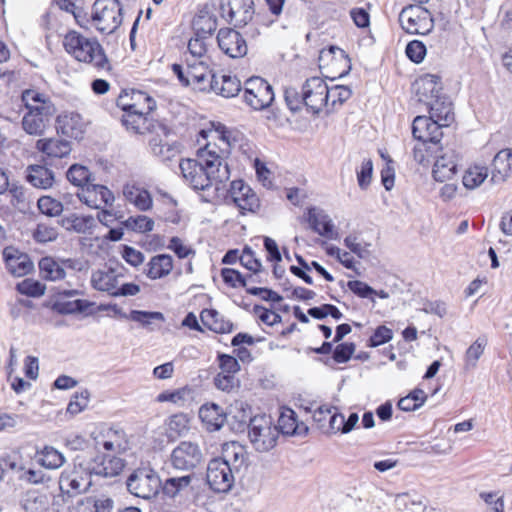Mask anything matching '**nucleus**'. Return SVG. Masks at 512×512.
Wrapping results in <instances>:
<instances>
[{"mask_svg":"<svg viewBox=\"0 0 512 512\" xmlns=\"http://www.w3.org/2000/svg\"><path fill=\"white\" fill-rule=\"evenodd\" d=\"M208 38L194 35L188 42L190 60H210L208 52Z\"/></svg>","mask_w":512,"mask_h":512,"instance_id":"nucleus-54","label":"nucleus"},{"mask_svg":"<svg viewBox=\"0 0 512 512\" xmlns=\"http://www.w3.org/2000/svg\"><path fill=\"white\" fill-rule=\"evenodd\" d=\"M353 512H386L382 494L374 496L371 500L359 499L355 502Z\"/></svg>","mask_w":512,"mask_h":512,"instance_id":"nucleus-58","label":"nucleus"},{"mask_svg":"<svg viewBox=\"0 0 512 512\" xmlns=\"http://www.w3.org/2000/svg\"><path fill=\"white\" fill-rule=\"evenodd\" d=\"M442 150L443 148L439 144L435 148L428 141H418L413 148V157L419 164L426 165L430 162L431 158L437 156V153Z\"/></svg>","mask_w":512,"mask_h":512,"instance_id":"nucleus-49","label":"nucleus"},{"mask_svg":"<svg viewBox=\"0 0 512 512\" xmlns=\"http://www.w3.org/2000/svg\"><path fill=\"white\" fill-rule=\"evenodd\" d=\"M75 466L76 468L86 469L93 475L111 478L121 473L124 468V461L111 455H97L91 459H86L83 455H77Z\"/></svg>","mask_w":512,"mask_h":512,"instance_id":"nucleus-8","label":"nucleus"},{"mask_svg":"<svg viewBox=\"0 0 512 512\" xmlns=\"http://www.w3.org/2000/svg\"><path fill=\"white\" fill-rule=\"evenodd\" d=\"M199 418L209 431L219 430L226 421V414L215 403L204 404L199 409Z\"/></svg>","mask_w":512,"mask_h":512,"instance_id":"nucleus-32","label":"nucleus"},{"mask_svg":"<svg viewBox=\"0 0 512 512\" xmlns=\"http://www.w3.org/2000/svg\"><path fill=\"white\" fill-rule=\"evenodd\" d=\"M26 180L35 188L49 189L54 183V173L42 165H30L26 169Z\"/></svg>","mask_w":512,"mask_h":512,"instance_id":"nucleus-36","label":"nucleus"},{"mask_svg":"<svg viewBox=\"0 0 512 512\" xmlns=\"http://www.w3.org/2000/svg\"><path fill=\"white\" fill-rule=\"evenodd\" d=\"M201 133L208 141L198 149V159H182L179 168L185 182L192 189L203 192V201L213 202L227 191L226 183L230 179L227 160L231 153V143L222 125Z\"/></svg>","mask_w":512,"mask_h":512,"instance_id":"nucleus-1","label":"nucleus"},{"mask_svg":"<svg viewBox=\"0 0 512 512\" xmlns=\"http://www.w3.org/2000/svg\"><path fill=\"white\" fill-rule=\"evenodd\" d=\"M327 95V83L320 77L309 78L302 86L303 104L314 114L326 110Z\"/></svg>","mask_w":512,"mask_h":512,"instance_id":"nucleus-12","label":"nucleus"},{"mask_svg":"<svg viewBox=\"0 0 512 512\" xmlns=\"http://www.w3.org/2000/svg\"><path fill=\"white\" fill-rule=\"evenodd\" d=\"M486 345L487 339L479 337L469 346L465 354V366L467 369L476 367L477 361L482 356Z\"/></svg>","mask_w":512,"mask_h":512,"instance_id":"nucleus-55","label":"nucleus"},{"mask_svg":"<svg viewBox=\"0 0 512 512\" xmlns=\"http://www.w3.org/2000/svg\"><path fill=\"white\" fill-rule=\"evenodd\" d=\"M40 274L43 279L57 281L64 279L66 272L64 268L53 258L44 257L39 261Z\"/></svg>","mask_w":512,"mask_h":512,"instance_id":"nucleus-46","label":"nucleus"},{"mask_svg":"<svg viewBox=\"0 0 512 512\" xmlns=\"http://www.w3.org/2000/svg\"><path fill=\"white\" fill-rule=\"evenodd\" d=\"M488 178V168L484 165L474 164L469 166L462 177V183L467 189L478 188Z\"/></svg>","mask_w":512,"mask_h":512,"instance_id":"nucleus-43","label":"nucleus"},{"mask_svg":"<svg viewBox=\"0 0 512 512\" xmlns=\"http://www.w3.org/2000/svg\"><path fill=\"white\" fill-rule=\"evenodd\" d=\"M190 392V389L186 387L177 389L175 391H165L157 396V401L171 402L178 406H184L185 403L189 400L188 397L190 395Z\"/></svg>","mask_w":512,"mask_h":512,"instance_id":"nucleus-59","label":"nucleus"},{"mask_svg":"<svg viewBox=\"0 0 512 512\" xmlns=\"http://www.w3.org/2000/svg\"><path fill=\"white\" fill-rule=\"evenodd\" d=\"M125 200L136 207L139 211H149L153 207V199L148 190L144 187L127 183L123 187Z\"/></svg>","mask_w":512,"mask_h":512,"instance_id":"nucleus-27","label":"nucleus"},{"mask_svg":"<svg viewBox=\"0 0 512 512\" xmlns=\"http://www.w3.org/2000/svg\"><path fill=\"white\" fill-rule=\"evenodd\" d=\"M21 506L25 512H48L50 500L47 494L30 490L23 496Z\"/></svg>","mask_w":512,"mask_h":512,"instance_id":"nucleus-40","label":"nucleus"},{"mask_svg":"<svg viewBox=\"0 0 512 512\" xmlns=\"http://www.w3.org/2000/svg\"><path fill=\"white\" fill-rule=\"evenodd\" d=\"M66 175L71 184L81 188H84L88 183L94 180L89 169L80 164L70 166Z\"/></svg>","mask_w":512,"mask_h":512,"instance_id":"nucleus-50","label":"nucleus"},{"mask_svg":"<svg viewBox=\"0 0 512 512\" xmlns=\"http://www.w3.org/2000/svg\"><path fill=\"white\" fill-rule=\"evenodd\" d=\"M344 245L359 258H366L369 256V244L362 242L355 234H349L344 239Z\"/></svg>","mask_w":512,"mask_h":512,"instance_id":"nucleus-60","label":"nucleus"},{"mask_svg":"<svg viewBox=\"0 0 512 512\" xmlns=\"http://www.w3.org/2000/svg\"><path fill=\"white\" fill-rule=\"evenodd\" d=\"M441 155L435 156L433 177L436 181L445 182L453 178L457 171V156L451 149L441 151Z\"/></svg>","mask_w":512,"mask_h":512,"instance_id":"nucleus-24","label":"nucleus"},{"mask_svg":"<svg viewBox=\"0 0 512 512\" xmlns=\"http://www.w3.org/2000/svg\"><path fill=\"white\" fill-rule=\"evenodd\" d=\"M413 89L416 98L419 102L430 105L436 98L441 97L440 92L442 90L441 82L439 77L435 75L427 74L413 84Z\"/></svg>","mask_w":512,"mask_h":512,"instance_id":"nucleus-21","label":"nucleus"},{"mask_svg":"<svg viewBox=\"0 0 512 512\" xmlns=\"http://www.w3.org/2000/svg\"><path fill=\"white\" fill-rule=\"evenodd\" d=\"M92 23L105 34L113 33L122 23V7L118 0H96L92 7Z\"/></svg>","mask_w":512,"mask_h":512,"instance_id":"nucleus-5","label":"nucleus"},{"mask_svg":"<svg viewBox=\"0 0 512 512\" xmlns=\"http://www.w3.org/2000/svg\"><path fill=\"white\" fill-rule=\"evenodd\" d=\"M122 225L136 233H148L154 229V220L146 215L130 216Z\"/></svg>","mask_w":512,"mask_h":512,"instance_id":"nucleus-51","label":"nucleus"},{"mask_svg":"<svg viewBox=\"0 0 512 512\" xmlns=\"http://www.w3.org/2000/svg\"><path fill=\"white\" fill-rule=\"evenodd\" d=\"M413 137L418 141H428L435 148L443 136L442 126L430 115L415 117L412 124Z\"/></svg>","mask_w":512,"mask_h":512,"instance_id":"nucleus-18","label":"nucleus"},{"mask_svg":"<svg viewBox=\"0 0 512 512\" xmlns=\"http://www.w3.org/2000/svg\"><path fill=\"white\" fill-rule=\"evenodd\" d=\"M399 22L403 30L409 34L426 35L434 27L431 13L420 5H409L399 14Z\"/></svg>","mask_w":512,"mask_h":512,"instance_id":"nucleus-6","label":"nucleus"},{"mask_svg":"<svg viewBox=\"0 0 512 512\" xmlns=\"http://www.w3.org/2000/svg\"><path fill=\"white\" fill-rule=\"evenodd\" d=\"M53 116H42L36 113L25 112L22 117L23 130L32 136H41L49 127Z\"/></svg>","mask_w":512,"mask_h":512,"instance_id":"nucleus-39","label":"nucleus"},{"mask_svg":"<svg viewBox=\"0 0 512 512\" xmlns=\"http://www.w3.org/2000/svg\"><path fill=\"white\" fill-rule=\"evenodd\" d=\"M227 200L233 202L243 214L254 212L259 207L257 195L241 180L231 182Z\"/></svg>","mask_w":512,"mask_h":512,"instance_id":"nucleus-17","label":"nucleus"},{"mask_svg":"<svg viewBox=\"0 0 512 512\" xmlns=\"http://www.w3.org/2000/svg\"><path fill=\"white\" fill-rule=\"evenodd\" d=\"M37 206L42 214L49 217L58 216L63 211L62 203L50 196L40 197L38 199Z\"/></svg>","mask_w":512,"mask_h":512,"instance_id":"nucleus-57","label":"nucleus"},{"mask_svg":"<svg viewBox=\"0 0 512 512\" xmlns=\"http://www.w3.org/2000/svg\"><path fill=\"white\" fill-rule=\"evenodd\" d=\"M327 108L326 112H333L337 106H341L345 101L351 97V90L347 86L336 85L333 87L327 86Z\"/></svg>","mask_w":512,"mask_h":512,"instance_id":"nucleus-47","label":"nucleus"},{"mask_svg":"<svg viewBox=\"0 0 512 512\" xmlns=\"http://www.w3.org/2000/svg\"><path fill=\"white\" fill-rule=\"evenodd\" d=\"M491 181L494 184L504 182L512 174V149L499 151L492 163Z\"/></svg>","mask_w":512,"mask_h":512,"instance_id":"nucleus-31","label":"nucleus"},{"mask_svg":"<svg viewBox=\"0 0 512 512\" xmlns=\"http://www.w3.org/2000/svg\"><path fill=\"white\" fill-rule=\"evenodd\" d=\"M217 42L221 51L231 58H241L247 53L246 40L232 28L220 29Z\"/></svg>","mask_w":512,"mask_h":512,"instance_id":"nucleus-19","label":"nucleus"},{"mask_svg":"<svg viewBox=\"0 0 512 512\" xmlns=\"http://www.w3.org/2000/svg\"><path fill=\"white\" fill-rule=\"evenodd\" d=\"M278 424L279 433L281 432L286 435H294L298 427L294 411L288 409L281 413L278 419Z\"/></svg>","mask_w":512,"mask_h":512,"instance_id":"nucleus-61","label":"nucleus"},{"mask_svg":"<svg viewBox=\"0 0 512 512\" xmlns=\"http://www.w3.org/2000/svg\"><path fill=\"white\" fill-rule=\"evenodd\" d=\"M96 447H102L106 451L116 454L125 452L129 448V441L124 430L119 428L99 426L91 433Z\"/></svg>","mask_w":512,"mask_h":512,"instance_id":"nucleus-11","label":"nucleus"},{"mask_svg":"<svg viewBox=\"0 0 512 512\" xmlns=\"http://www.w3.org/2000/svg\"><path fill=\"white\" fill-rule=\"evenodd\" d=\"M90 393L87 389H83L80 392H76L67 406V413L72 416H75L81 412H83L89 404Z\"/></svg>","mask_w":512,"mask_h":512,"instance_id":"nucleus-56","label":"nucleus"},{"mask_svg":"<svg viewBox=\"0 0 512 512\" xmlns=\"http://www.w3.org/2000/svg\"><path fill=\"white\" fill-rule=\"evenodd\" d=\"M3 256L7 269L16 277H22L33 269V262L26 254L19 253L12 247L5 248Z\"/></svg>","mask_w":512,"mask_h":512,"instance_id":"nucleus-26","label":"nucleus"},{"mask_svg":"<svg viewBox=\"0 0 512 512\" xmlns=\"http://www.w3.org/2000/svg\"><path fill=\"white\" fill-rule=\"evenodd\" d=\"M209 91L224 98H232L241 91V82L236 76L229 74H214L211 76Z\"/></svg>","mask_w":512,"mask_h":512,"instance_id":"nucleus-25","label":"nucleus"},{"mask_svg":"<svg viewBox=\"0 0 512 512\" xmlns=\"http://www.w3.org/2000/svg\"><path fill=\"white\" fill-rule=\"evenodd\" d=\"M239 261L243 267L254 274H258L262 271L261 261L254 257V253L249 247L244 248L239 257Z\"/></svg>","mask_w":512,"mask_h":512,"instance_id":"nucleus-64","label":"nucleus"},{"mask_svg":"<svg viewBox=\"0 0 512 512\" xmlns=\"http://www.w3.org/2000/svg\"><path fill=\"white\" fill-rule=\"evenodd\" d=\"M120 278L121 275L114 269L96 270L91 275V286L114 297Z\"/></svg>","mask_w":512,"mask_h":512,"instance_id":"nucleus-28","label":"nucleus"},{"mask_svg":"<svg viewBox=\"0 0 512 512\" xmlns=\"http://www.w3.org/2000/svg\"><path fill=\"white\" fill-rule=\"evenodd\" d=\"M235 473L224 461L214 458L208 463L206 481L213 491L227 493L235 483Z\"/></svg>","mask_w":512,"mask_h":512,"instance_id":"nucleus-9","label":"nucleus"},{"mask_svg":"<svg viewBox=\"0 0 512 512\" xmlns=\"http://www.w3.org/2000/svg\"><path fill=\"white\" fill-rule=\"evenodd\" d=\"M245 102L255 110H263L274 100L272 86L263 78L252 77L245 82Z\"/></svg>","mask_w":512,"mask_h":512,"instance_id":"nucleus-10","label":"nucleus"},{"mask_svg":"<svg viewBox=\"0 0 512 512\" xmlns=\"http://www.w3.org/2000/svg\"><path fill=\"white\" fill-rule=\"evenodd\" d=\"M394 506L400 512H424L425 505L420 497L409 493L395 496Z\"/></svg>","mask_w":512,"mask_h":512,"instance_id":"nucleus-45","label":"nucleus"},{"mask_svg":"<svg viewBox=\"0 0 512 512\" xmlns=\"http://www.w3.org/2000/svg\"><path fill=\"white\" fill-rule=\"evenodd\" d=\"M126 112L127 114L123 116L122 122L128 130L143 134L149 129L147 114L134 113L133 111Z\"/></svg>","mask_w":512,"mask_h":512,"instance_id":"nucleus-53","label":"nucleus"},{"mask_svg":"<svg viewBox=\"0 0 512 512\" xmlns=\"http://www.w3.org/2000/svg\"><path fill=\"white\" fill-rule=\"evenodd\" d=\"M428 107L430 116L437 120L442 128L448 127L454 121L452 103L446 97L436 98Z\"/></svg>","mask_w":512,"mask_h":512,"instance_id":"nucleus-35","label":"nucleus"},{"mask_svg":"<svg viewBox=\"0 0 512 512\" xmlns=\"http://www.w3.org/2000/svg\"><path fill=\"white\" fill-rule=\"evenodd\" d=\"M126 484L131 494L147 500L155 497L161 488V480L158 474L147 468L135 470L128 477Z\"/></svg>","mask_w":512,"mask_h":512,"instance_id":"nucleus-7","label":"nucleus"},{"mask_svg":"<svg viewBox=\"0 0 512 512\" xmlns=\"http://www.w3.org/2000/svg\"><path fill=\"white\" fill-rule=\"evenodd\" d=\"M21 103L26 112L40 114L42 116H54L56 107L51 98L37 89H25L21 92Z\"/></svg>","mask_w":512,"mask_h":512,"instance_id":"nucleus-15","label":"nucleus"},{"mask_svg":"<svg viewBox=\"0 0 512 512\" xmlns=\"http://www.w3.org/2000/svg\"><path fill=\"white\" fill-rule=\"evenodd\" d=\"M173 269V258L169 254L153 256L147 264L146 275L152 280L168 276Z\"/></svg>","mask_w":512,"mask_h":512,"instance_id":"nucleus-37","label":"nucleus"},{"mask_svg":"<svg viewBox=\"0 0 512 512\" xmlns=\"http://www.w3.org/2000/svg\"><path fill=\"white\" fill-rule=\"evenodd\" d=\"M18 291L27 296L39 297L45 293V285L33 279H25L17 286Z\"/></svg>","mask_w":512,"mask_h":512,"instance_id":"nucleus-63","label":"nucleus"},{"mask_svg":"<svg viewBox=\"0 0 512 512\" xmlns=\"http://www.w3.org/2000/svg\"><path fill=\"white\" fill-rule=\"evenodd\" d=\"M57 123L62 134L74 139L82 138L86 128L82 116L75 112H67L58 116Z\"/></svg>","mask_w":512,"mask_h":512,"instance_id":"nucleus-30","label":"nucleus"},{"mask_svg":"<svg viewBox=\"0 0 512 512\" xmlns=\"http://www.w3.org/2000/svg\"><path fill=\"white\" fill-rule=\"evenodd\" d=\"M220 8L223 17L235 26L246 25L255 12L253 0H227Z\"/></svg>","mask_w":512,"mask_h":512,"instance_id":"nucleus-14","label":"nucleus"},{"mask_svg":"<svg viewBox=\"0 0 512 512\" xmlns=\"http://www.w3.org/2000/svg\"><path fill=\"white\" fill-rule=\"evenodd\" d=\"M307 221L311 229L320 236L331 240H337L339 238V234L335 230L332 219L323 210L310 208L308 210Z\"/></svg>","mask_w":512,"mask_h":512,"instance_id":"nucleus-23","label":"nucleus"},{"mask_svg":"<svg viewBox=\"0 0 512 512\" xmlns=\"http://www.w3.org/2000/svg\"><path fill=\"white\" fill-rule=\"evenodd\" d=\"M93 304L88 300L76 299L74 301L58 302L57 307L60 313L74 314L85 312Z\"/></svg>","mask_w":512,"mask_h":512,"instance_id":"nucleus-62","label":"nucleus"},{"mask_svg":"<svg viewBox=\"0 0 512 512\" xmlns=\"http://www.w3.org/2000/svg\"><path fill=\"white\" fill-rule=\"evenodd\" d=\"M167 433L170 438L183 435L189 429V419L186 414H174L167 420Z\"/></svg>","mask_w":512,"mask_h":512,"instance_id":"nucleus-52","label":"nucleus"},{"mask_svg":"<svg viewBox=\"0 0 512 512\" xmlns=\"http://www.w3.org/2000/svg\"><path fill=\"white\" fill-rule=\"evenodd\" d=\"M61 225L66 230L84 234L95 227L96 221L91 215L71 214L61 219Z\"/></svg>","mask_w":512,"mask_h":512,"instance_id":"nucleus-42","label":"nucleus"},{"mask_svg":"<svg viewBox=\"0 0 512 512\" xmlns=\"http://www.w3.org/2000/svg\"><path fill=\"white\" fill-rule=\"evenodd\" d=\"M93 474L86 469L74 468L72 471H63L60 476V488L67 489L73 494L86 492L91 486V476Z\"/></svg>","mask_w":512,"mask_h":512,"instance_id":"nucleus-20","label":"nucleus"},{"mask_svg":"<svg viewBox=\"0 0 512 512\" xmlns=\"http://www.w3.org/2000/svg\"><path fill=\"white\" fill-rule=\"evenodd\" d=\"M36 148L48 157L53 158H63L69 155L72 150L71 143L59 137L39 139L36 142Z\"/></svg>","mask_w":512,"mask_h":512,"instance_id":"nucleus-33","label":"nucleus"},{"mask_svg":"<svg viewBox=\"0 0 512 512\" xmlns=\"http://www.w3.org/2000/svg\"><path fill=\"white\" fill-rule=\"evenodd\" d=\"M193 478V475L170 477L161 484L162 492L168 498H179V504L189 512H212L205 492L191 486Z\"/></svg>","mask_w":512,"mask_h":512,"instance_id":"nucleus-2","label":"nucleus"},{"mask_svg":"<svg viewBox=\"0 0 512 512\" xmlns=\"http://www.w3.org/2000/svg\"><path fill=\"white\" fill-rule=\"evenodd\" d=\"M248 437L256 451L268 452L276 446L279 430L271 417L258 415L249 419Z\"/></svg>","mask_w":512,"mask_h":512,"instance_id":"nucleus-4","label":"nucleus"},{"mask_svg":"<svg viewBox=\"0 0 512 512\" xmlns=\"http://www.w3.org/2000/svg\"><path fill=\"white\" fill-rule=\"evenodd\" d=\"M194 35L211 39L213 32L217 28V20L214 15L207 11H200L193 19L192 23Z\"/></svg>","mask_w":512,"mask_h":512,"instance_id":"nucleus-41","label":"nucleus"},{"mask_svg":"<svg viewBox=\"0 0 512 512\" xmlns=\"http://www.w3.org/2000/svg\"><path fill=\"white\" fill-rule=\"evenodd\" d=\"M124 98L120 97L118 105L123 108L124 111H133L139 114H149L156 107L155 100L147 93L142 91H133L131 100L132 103H124Z\"/></svg>","mask_w":512,"mask_h":512,"instance_id":"nucleus-34","label":"nucleus"},{"mask_svg":"<svg viewBox=\"0 0 512 512\" xmlns=\"http://www.w3.org/2000/svg\"><path fill=\"white\" fill-rule=\"evenodd\" d=\"M65 51L77 61L92 65L97 69H109V61L101 44L76 31L68 32L63 39Z\"/></svg>","mask_w":512,"mask_h":512,"instance_id":"nucleus-3","label":"nucleus"},{"mask_svg":"<svg viewBox=\"0 0 512 512\" xmlns=\"http://www.w3.org/2000/svg\"><path fill=\"white\" fill-rule=\"evenodd\" d=\"M220 460L228 464L236 473L245 466L247 461V452L243 445L231 441L222 445Z\"/></svg>","mask_w":512,"mask_h":512,"instance_id":"nucleus-29","label":"nucleus"},{"mask_svg":"<svg viewBox=\"0 0 512 512\" xmlns=\"http://www.w3.org/2000/svg\"><path fill=\"white\" fill-rule=\"evenodd\" d=\"M200 319L205 327L216 333H229L233 328V324L214 309H204Z\"/></svg>","mask_w":512,"mask_h":512,"instance_id":"nucleus-38","label":"nucleus"},{"mask_svg":"<svg viewBox=\"0 0 512 512\" xmlns=\"http://www.w3.org/2000/svg\"><path fill=\"white\" fill-rule=\"evenodd\" d=\"M79 200L90 208L101 209L104 206H112L115 197L112 191L100 184L88 183L77 194Z\"/></svg>","mask_w":512,"mask_h":512,"instance_id":"nucleus-16","label":"nucleus"},{"mask_svg":"<svg viewBox=\"0 0 512 512\" xmlns=\"http://www.w3.org/2000/svg\"><path fill=\"white\" fill-rule=\"evenodd\" d=\"M187 61V74L191 78L192 85L201 91H209L211 76L214 75L209 67L210 60H190Z\"/></svg>","mask_w":512,"mask_h":512,"instance_id":"nucleus-22","label":"nucleus"},{"mask_svg":"<svg viewBox=\"0 0 512 512\" xmlns=\"http://www.w3.org/2000/svg\"><path fill=\"white\" fill-rule=\"evenodd\" d=\"M152 153L162 161H169L179 153L178 146L175 144L163 143L158 137H153L149 141Z\"/></svg>","mask_w":512,"mask_h":512,"instance_id":"nucleus-48","label":"nucleus"},{"mask_svg":"<svg viewBox=\"0 0 512 512\" xmlns=\"http://www.w3.org/2000/svg\"><path fill=\"white\" fill-rule=\"evenodd\" d=\"M170 460L176 469L191 470L201 463L202 452L197 444L183 441L173 449Z\"/></svg>","mask_w":512,"mask_h":512,"instance_id":"nucleus-13","label":"nucleus"},{"mask_svg":"<svg viewBox=\"0 0 512 512\" xmlns=\"http://www.w3.org/2000/svg\"><path fill=\"white\" fill-rule=\"evenodd\" d=\"M37 462L47 469H58L65 463L64 455L52 446H45L36 454Z\"/></svg>","mask_w":512,"mask_h":512,"instance_id":"nucleus-44","label":"nucleus"}]
</instances>
